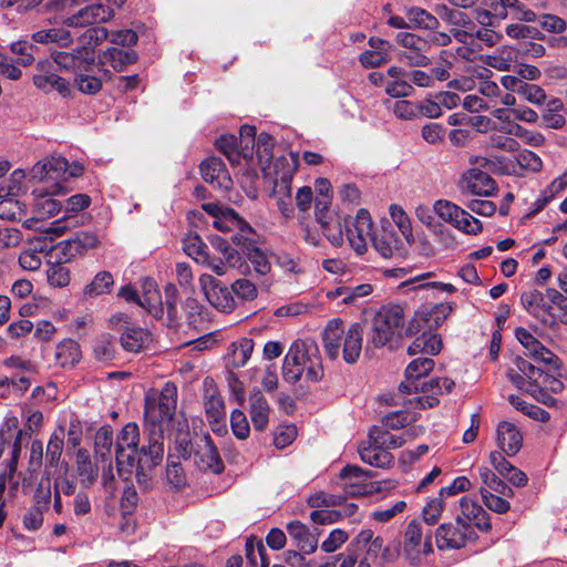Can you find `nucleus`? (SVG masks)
Listing matches in <instances>:
<instances>
[{
  "label": "nucleus",
  "mask_w": 567,
  "mask_h": 567,
  "mask_svg": "<svg viewBox=\"0 0 567 567\" xmlns=\"http://www.w3.org/2000/svg\"><path fill=\"white\" fill-rule=\"evenodd\" d=\"M177 405V388L166 382L162 390H152L145 395V419L147 421L148 446L144 447L140 463L143 467L157 466L164 457L163 422H167L175 413Z\"/></svg>",
  "instance_id": "nucleus-1"
},
{
  "label": "nucleus",
  "mask_w": 567,
  "mask_h": 567,
  "mask_svg": "<svg viewBox=\"0 0 567 567\" xmlns=\"http://www.w3.org/2000/svg\"><path fill=\"white\" fill-rule=\"evenodd\" d=\"M305 375L306 381L317 382L323 375L318 347L310 341L296 340L291 343L282 363V378L295 384Z\"/></svg>",
  "instance_id": "nucleus-2"
},
{
  "label": "nucleus",
  "mask_w": 567,
  "mask_h": 567,
  "mask_svg": "<svg viewBox=\"0 0 567 567\" xmlns=\"http://www.w3.org/2000/svg\"><path fill=\"white\" fill-rule=\"evenodd\" d=\"M323 349L326 354L334 360L339 358L342 350V358L347 363H355L360 358L363 343V327L354 322L346 330L340 319L330 320L323 331Z\"/></svg>",
  "instance_id": "nucleus-3"
},
{
  "label": "nucleus",
  "mask_w": 567,
  "mask_h": 567,
  "mask_svg": "<svg viewBox=\"0 0 567 567\" xmlns=\"http://www.w3.org/2000/svg\"><path fill=\"white\" fill-rule=\"evenodd\" d=\"M404 308L399 305L382 307L373 317L368 334V347L382 348L393 340L404 323Z\"/></svg>",
  "instance_id": "nucleus-4"
},
{
  "label": "nucleus",
  "mask_w": 567,
  "mask_h": 567,
  "mask_svg": "<svg viewBox=\"0 0 567 567\" xmlns=\"http://www.w3.org/2000/svg\"><path fill=\"white\" fill-rule=\"evenodd\" d=\"M138 437L140 431L136 424L127 423L121 431L116 441V464L117 470L122 473L125 470L132 468L136 465L137 473L152 470L154 466L143 467L140 463L141 456H143V449L148 446L143 445L138 450Z\"/></svg>",
  "instance_id": "nucleus-5"
},
{
  "label": "nucleus",
  "mask_w": 567,
  "mask_h": 567,
  "mask_svg": "<svg viewBox=\"0 0 567 567\" xmlns=\"http://www.w3.org/2000/svg\"><path fill=\"white\" fill-rule=\"evenodd\" d=\"M435 538L440 549H456L473 542L476 538V533L471 524L458 516L455 523L439 526Z\"/></svg>",
  "instance_id": "nucleus-6"
},
{
  "label": "nucleus",
  "mask_w": 567,
  "mask_h": 567,
  "mask_svg": "<svg viewBox=\"0 0 567 567\" xmlns=\"http://www.w3.org/2000/svg\"><path fill=\"white\" fill-rule=\"evenodd\" d=\"M513 367L507 370V378L519 390L536 396L543 371L522 357H516Z\"/></svg>",
  "instance_id": "nucleus-7"
},
{
  "label": "nucleus",
  "mask_w": 567,
  "mask_h": 567,
  "mask_svg": "<svg viewBox=\"0 0 567 567\" xmlns=\"http://www.w3.org/2000/svg\"><path fill=\"white\" fill-rule=\"evenodd\" d=\"M396 42L404 48L399 54V60L410 66L424 68L431 64V60L425 55L430 50V41L414 33L400 32L395 38Z\"/></svg>",
  "instance_id": "nucleus-8"
},
{
  "label": "nucleus",
  "mask_w": 567,
  "mask_h": 567,
  "mask_svg": "<svg viewBox=\"0 0 567 567\" xmlns=\"http://www.w3.org/2000/svg\"><path fill=\"white\" fill-rule=\"evenodd\" d=\"M432 551L430 537H424L421 523L411 520L405 528L403 544V555L409 564H421L422 557Z\"/></svg>",
  "instance_id": "nucleus-9"
},
{
  "label": "nucleus",
  "mask_w": 567,
  "mask_h": 567,
  "mask_svg": "<svg viewBox=\"0 0 567 567\" xmlns=\"http://www.w3.org/2000/svg\"><path fill=\"white\" fill-rule=\"evenodd\" d=\"M373 223L367 209H359L353 220L346 228L347 239L357 255L368 250V241L372 239Z\"/></svg>",
  "instance_id": "nucleus-10"
},
{
  "label": "nucleus",
  "mask_w": 567,
  "mask_h": 567,
  "mask_svg": "<svg viewBox=\"0 0 567 567\" xmlns=\"http://www.w3.org/2000/svg\"><path fill=\"white\" fill-rule=\"evenodd\" d=\"M60 194H63V187L59 183L40 185L33 189V212L39 219L50 218L61 210L62 204L53 197Z\"/></svg>",
  "instance_id": "nucleus-11"
},
{
  "label": "nucleus",
  "mask_w": 567,
  "mask_h": 567,
  "mask_svg": "<svg viewBox=\"0 0 567 567\" xmlns=\"http://www.w3.org/2000/svg\"><path fill=\"white\" fill-rule=\"evenodd\" d=\"M199 284L213 307L223 312H230L235 308L233 291L223 286L218 279L212 275L204 274L199 277Z\"/></svg>",
  "instance_id": "nucleus-12"
},
{
  "label": "nucleus",
  "mask_w": 567,
  "mask_h": 567,
  "mask_svg": "<svg viewBox=\"0 0 567 567\" xmlns=\"http://www.w3.org/2000/svg\"><path fill=\"white\" fill-rule=\"evenodd\" d=\"M460 188L472 195L493 196L496 190V183L489 174L480 168H470L463 173L460 179Z\"/></svg>",
  "instance_id": "nucleus-13"
},
{
  "label": "nucleus",
  "mask_w": 567,
  "mask_h": 567,
  "mask_svg": "<svg viewBox=\"0 0 567 567\" xmlns=\"http://www.w3.org/2000/svg\"><path fill=\"white\" fill-rule=\"evenodd\" d=\"M515 336L525 348L526 354L530 355L535 361L548 364L554 370L560 368L559 358L544 347L528 330L522 327L517 328Z\"/></svg>",
  "instance_id": "nucleus-14"
},
{
  "label": "nucleus",
  "mask_w": 567,
  "mask_h": 567,
  "mask_svg": "<svg viewBox=\"0 0 567 567\" xmlns=\"http://www.w3.org/2000/svg\"><path fill=\"white\" fill-rule=\"evenodd\" d=\"M194 463L203 471H210L215 474L223 472L224 463L209 435H204L196 442Z\"/></svg>",
  "instance_id": "nucleus-15"
},
{
  "label": "nucleus",
  "mask_w": 567,
  "mask_h": 567,
  "mask_svg": "<svg viewBox=\"0 0 567 567\" xmlns=\"http://www.w3.org/2000/svg\"><path fill=\"white\" fill-rule=\"evenodd\" d=\"M84 48H76L70 52L55 51L51 54L53 62L61 69L71 71L75 75L81 71L100 70L97 62H92L85 55Z\"/></svg>",
  "instance_id": "nucleus-16"
},
{
  "label": "nucleus",
  "mask_w": 567,
  "mask_h": 567,
  "mask_svg": "<svg viewBox=\"0 0 567 567\" xmlns=\"http://www.w3.org/2000/svg\"><path fill=\"white\" fill-rule=\"evenodd\" d=\"M434 369V360L429 357H419L412 360L405 369V381L398 389L396 396H405L412 392L417 393L416 381L427 375Z\"/></svg>",
  "instance_id": "nucleus-17"
},
{
  "label": "nucleus",
  "mask_w": 567,
  "mask_h": 567,
  "mask_svg": "<svg viewBox=\"0 0 567 567\" xmlns=\"http://www.w3.org/2000/svg\"><path fill=\"white\" fill-rule=\"evenodd\" d=\"M113 17V10L102 3L86 6L75 14L65 19V24L74 28H82L94 23L109 21Z\"/></svg>",
  "instance_id": "nucleus-18"
},
{
  "label": "nucleus",
  "mask_w": 567,
  "mask_h": 567,
  "mask_svg": "<svg viewBox=\"0 0 567 567\" xmlns=\"http://www.w3.org/2000/svg\"><path fill=\"white\" fill-rule=\"evenodd\" d=\"M199 168L205 182L219 189L230 188L233 182L224 162L220 158L209 157L202 162Z\"/></svg>",
  "instance_id": "nucleus-19"
},
{
  "label": "nucleus",
  "mask_w": 567,
  "mask_h": 567,
  "mask_svg": "<svg viewBox=\"0 0 567 567\" xmlns=\"http://www.w3.org/2000/svg\"><path fill=\"white\" fill-rule=\"evenodd\" d=\"M68 161L61 156H50L39 161L31 171L32 177L40 182L56 181L68 171Z\"/></svg>",
  "instance_id": "nucleus-20"
},
{
  "label": "nucleus",
  "mask_w": 567,
  "mask_h": 567,
  "mask_svg": "<svg viewBox=\"0 0 567 567\" xmlns=\"http://www.w3.org/2000/svg\"><path fill=\"white\" fill-rule=\"evenodd\" d=\"M520 301L524 309L543 323L553 324L555 322V316L550 313V307L547 306L540 291L536 289L525 291L522 293Z\"/></svg>",
  "instance_id": "nucleus-21"
},
{
  "label": "nucleus",
  "mask_w": 567,
  "mask_h": 567,
  "mask_svg": "<svg viewBox=\"0 0 567 567\" xmlns=\"http://www.w3.org/2000/svg\"><path fill=\"white\" fill-rule=\"evenodd\" d=\"M373 292V286L370 284H360L355 286H339L327 292L328 299L347 306H358L360 300Z\"/></svg>",
  "instance_id": "nucleus-22"
},
{
  "label": "nucleus",
  "mask_w": 567,
  "mask_h": 567,
  "mask_svg": "<svg viewBox=\"0 0 567 567\" xmlns=\"http://www.w3.org/2000/svg\"><path fill=\"white\" fill-rule=\"evenodd\" d=\"M370 50L363 51L359 60L364 68H378L390 61L392 44L380 38L369 40Z\"/></svg>",
  "instance_id": "nucleus-23"
},
{
  "label": "nucleus",
  "mask_w": 567,
  "mask_h": 567,
  "mask_svg": "<svg viewBox=\"0 0 567 567\" xmlns=\"http://www.w3.org/2000/svg\"><path fill=\"white\" fill-rule=\"evenodd\" d=\"M70 25L65 24V19L62 25L41 29L32 33V40L40 44H56L62 48L70 47L73 43L74 34L69 30Z\"/></svg>",
  "instance_id": "nucleus-24"
},
{
  "label": "nucleus",
  "mask_w": 567,
  "mask_h": 567,
  "mask_svg": "<svg viewBox=\"0 0 567 567\" xmlns=\"http://www.w3.org/2000/svg\"><path fill=\"white\" fill-rule=\"evenodd\" d=\"M392 400L394 401L395 405H402L405 410L386 414L382 420V423L386 429L398 430L416 421L417 413L412 411V409H417L415 405H410L409 400L405 401L404 396H396V393Z\"/></svg>",
  "instance_id": "nucleus-25"
},
{
  "label": "nucleus",
  "mask_w": 567,
  "mask_h": 567,
  "mask_svg": "<svg viewBox=\"0 0 567 567\" xmlns=\"http://www.w3.org/2000/svg\"><path fill=\"white\" fill-rule=\"evenodd\" d=\"M217 148L228 158L233 165L240 163L241 158H252V148L241 146L235 135H223L216 141Z\"/></svg>",
  "instance_id": "nucleus-26"
},
{
  "label": "nucleus",
  "mask_w": 567,
  "mask_h": 567,
  "mask_svg": "<svg viewBox=\"0 0 567 567\" xmlns=\"http://www.w3.org/2000/svg\"><path fill=\"white\" fill-rule=\"evenodd\" d=\"M47 250V240L44 238H33L28 246L20 252L18 261L20 267L27 271H35L42 265L41 254Z\"/></svg>",
  "instance_id": "nucleus-27"
},
{
  "label": "nucleus",
  "mask_w": 567,
  "mask_h": 567,
  "mask_svg": "<svg viewBox=\"0 0 567 567\" xmlns=\"http://www.w3.org/2000/svg\"><path fill=\"white\" fill-rule=\"evenodd\" d=\"M522 442L523 436L513 423L503 421L498 424L497 443L508 456L515 455L519 451Z\"/></svg>",
  "instance_id": "nucleus-28"
},
{
  "label": "nucleus",
  "mask_w": 567,
  "mask_h": 567,
  "mask_svg": "<svg viewBox=\"0 0 567 567\" xmlns=\"http://www.w3.org/2000/svg\"><path fill=\"white\" fill-rule=\"evenodd\" d=\"M360 458L375 467H388L393 462L392 454L386 451L380 443H375L369 439L368 443H363L359 447Z\"/></svg>",
  "instance_id": "nucleus-29"
},
{
  "label": "nucleus",
  "mask_w": 567,
  "mask_h": 567,
  "mask_svg": "<svg viewBox=\"0 0 567 567\" xmlns=\"http://www.w3.org/2000/svg\"><path fill=\"white\" fill-rule=\"evenodd\" d=\"M460 505L463 519H466L468 524L472 523L482 532H488L492 528L489 515L481 505L468 497H462Z\"/></svg>",
  "instance_id": "nucleus-30"
},
{
  "label": "nucleus",
  "mask_w": 567,
  "mask_h": 567,
  "mask_svg": "<svg viewBox=\"0 0 567 567\" xmlns=\"http://www.w3.org/2000/svg\"><path fill=\"white\" fill-rule=\"evenodd\" d=\"M289 536L297 542V546L303 554H312L318 547V538L308 527L299 520H292L287 525Z\"/></svg>",
  "instance_id": "nucleus-31"
},
{
  "label": "nucleus",
  "mask_w": 567,
  "mask_h": 567,
  "mask_svg": "<svg viewBox=\"0 0 567 567\" xmlns=\"http://www.w3.org/2000/svg\"><path fill=\"white\" fill-rule=\"evenodd\" d=\"M442 349L441 337L431 331H423L408 348L410 355L425 354L436 355Z\"/></svg>",
  "instance_id": "nucleus-32"
},
{
  "label": "nucleus",
  "mask_w": 567,
  "mask_h": 567,
  "mask_svg": "<svg viewBox=\"0 0 567 567\" xmlns=\"http://www.w3.org/2000/svg\"><path fill=\"white\" fill-rule=\"evenodd\" d=\"M518 51L508 45L495 50L492 54L482 55V61L489 68L498 71H508L517 61Z\"/></svg>",
  "instance_id": "nucleus-33"
},
{
  "label": "nucleus",
  "mask_w": 567,
  "mask_h": 567,
  "mask_svg": "<svg viewBox=\"0 0 567 567\" xmlns=\"http://www.w3.org/2000/svg\"><path fill=\"white\" fill-rule=\"evenodd\" d=\"M82 357L79 343L73 339H64L55 348V364L61 368H72Z\"/></svg>",
  "instance_id": "nucleus-34"
},
{
  "label": "nucleus",
  "mask_w": 567,
  "mask_h": 567,
  "mask_svg": "<svg viewBox=\"0 0 567 567\" xmlns=\"http://www.w3.org/2000/svg\"><path fill=\"white\" fill-rule=\"evenodd\" d=\"M557 285L560 290L547 289L546 296L559 311V321L567 324V269L558 274Z\"/></svg>",
  "instance_id": "nucleus-35"
},
{
  "label": "nucleus",
  "mask_w": 567,
  "mask_h": 567,
  "mask_svg": "<svg viewBox=\"0 0 567 567\" xmlns=\"http://www.w3.org/2000/svg\"><path fill=\"white\" fill-rule=\"evenodd\" d=\"M136 61V54L131 50H122L117 48L107 49L102 53L100 60L96 61L102 68L110 64L116 72L123 71L128 64Z\"/></svg>",
  "instance_id": "nucleus-36"
},
{
  "label": "nucleus",
  "mask_w": 567,
  "mask_h": 567,
  "mask_svg": "<svg viewBox=\"0 0 567 567\" xmlns=\"http://www.w3.org/2000/svg\"><path fill=\"white\" fill-rule=\"evenodd\" d=\"M442 378H434L427 382L422 383L421 391L423 393H431L425 396L416 395L409 399L410 405H415L417 409H426L433 408L439 404V399L436 394H443V390L441 386Z\"/></svg>",
  "instance_id": "nucleus-37"
},
{
  "label": "nucleus",
  "mask_w": 567,
  "mask_h": 567,
  "mask_svg": "<svg viewBox=\"0 0 567 567\" xmlns=\"http://www.w3.org/2000/svg\"><path fill=\"white\" fill-rule=\"evenodd\" d=\"M151 342V334L143 328H126L121 336V344L128 352H140Z\"/></svg>",
  "instance_id": "nucleus-38"
},
{
  "label": "nucleus",
  "mask_w": 567,
  "mask_h": 567,
  "mask_svg": "<svg viewBox=\"0 0 567 567\" xmlns=\"http://www.w3.org/2000/svg\"><path fill=\"white\" fill-rule=\"evenodd\" d=\"M250 419L257 431H262L268 424L269 405L266 398L258 391L250 395Z\"/></svg>",
  "instance_id": "nucleus-39"
},
{
  "label": "nucleus",
  "mask_w": 567,
  "mask_h": 567,
  "mask_svg": "<svg viewBox=\"0 0 567 567\" xmlns=\"http://www.w3.org/2000/svg\"><path fill=\"white\" fill-rule=\"evenodd\" d=\"M410 29L435 30L440 22L436 17L420 7H411L405 10Z\"/></svg>",
  "instance_id": "nucleus-40"
},
{
  "label": "nucleus",
  "mask_w": 567,
  "mask_h": 567,
  "mask_svg": "<svg viewBox=\"0 0 567 567\" xmlns=\"http://www.w3.org/2000/svg\"><path fill=\"white\" fill-rule=\"evenodd\" d=\"M478 475L483 484L481 488H487V491L505 497L514 496L513 488L501 480L491 468L481 466L478 468Z\"/></svg>",
  "instance_id": "nucleus-41"
},
{
  "label": "nucleus",
  "mask_w": 567,
  "mask_h": 567,
  "mask_svg": "<svg viewBox=\"0 0 567 567\" xmlns=\"http://www.w3.org/2000/svg\"><path fill=\"white\" fill-rule=\"evenodd\" d=\"M213 226L223 233L250 231V226L230 208H226L221 215H218L213 220Z\"/></svg>",
  "instance_id": "nucleus-42"
},
{
  "label": "nucleus",
  "mask_w": 567,
  "mask_h": 567,
  "mask_svg": "<svg viewBox=\"0 0 567 567\" xmlns=\"http://www.w3.org/2000/svg\"><path fill=\"white\" fill-rule=\"evenodd\" d=\"M109 38V32L103 27L90 28L80 35V45L78 48H84L86 56L90 61H95L94 49L96 45L102 43Z\"/></svg>",
  "instance_id": "nucleus-43"
},
{
  "label": "nucleus",
  "mask_w": 567,
  "mask_h": 567,
  "mask_svg": "<svg viewBox=\"0 0 567 567\" xmlns=\"http://www.w3.org/2000/svg\"><path fill=\"white\" fill-rule=\"evenodd\" d=\"M106 73L100 65V70H90V71H80L74 79L75 85L82 93L85 94H95L102 87V80L100 78V73Z\"/></svg>",
  "instance_id": "nucleus-44"
},
{
  "label": "nucleus",
  "mask_w": 567,
  "mask_h": 567,
  "mask_svg": "<svg viewBox=\"0 0 567 567\" xmlns=\"http://www.w3.org/2000/svg\"><path fill=\"white\" fill-rule=\"evenodd\" d=\"M65 429L59 425L47 444L45 458L50 466H58L64 447Z\"/></svg>",
  "instance_id": "nucleus-45"
},
{
  "label": "nucleus",
  "mask_w": 567,
  "mask_h": 567,
  "mask_svg": "<svg viewBox=\"0 0 567 567\" xmlns=\"http://www.w3.org/2000/svg\"><path fill=\"white\" fill-rule=\"evenodd\" d=\"M32 80L33 84L44 92L58 91L62 95L70 92L68 81L55 73L49 75L34 74Z\"/></svg>",
  "instance_id": "nucleus-46"
},
{
  "label": "nucleus",
  "mask_w": 567,
  "mask_h": 567,
  "mask_svg": "<svg viewBox=\"0 0 567 567\" xmlns=\"http://www.w3.org/2000/svg\"><path fill=\"white\" fill-rule=\"evenodd\" d=\"M433 272H424L413 278L403 281L400 287H411V289H436L443 292L453 293L456 288L451 284H444L439 281H426L431 278Z\"/></svg>",
  "instance_id": "nucleus-47"
},
{
  "label": "nucleus",
  "mask_w": 567,
  "mask_h": 567,
  "mask_svg": "<svg viewBox=\"0 0 567 567\" xmlns=\"http://www.w3.org/2000/svg\"><path fill=\"white\" fill-rule=\"evenodd\" d=\"M246 559L250 567H269L267 548L261 540L248 539L246 543Z\"/></svg>",
  "instance_id": "nucleus-48"
},
{
  "label": "nucleus",
  "mask_w": 567,
  "mask_h": 567,
  "mask_svg": "<svg viewBox=\"0 0 567 567\" xmlns=\"http://www.w3.org/2000/svg\"><path fill=\"white\" fill-rule=\"evenodd\" d=\"M99 244V238L94 233L81 231L72 239L65 241V249L70 256L82 254L84 250L92 249Z\"/></svg>",
  "instance_id": "nucleus-49"
},
{
  "label": "nucleus",
  "mask_w": 567,
  "mask_h": 567,
  "mask_svg": "<svg viewBox=\"0 0 567 567\" xmlns=\"http://www.w3.org/2000/svg\"><path fill=\"white\" fill-rule=\"evenodd\" d=\"M76 472L85 486L93 484L97 477V470L85 451L76 453Z\"/></svg>",
  "instance_id": "nucleus-50"
},
{
  "label": "nucleus",
  "mask_w": 567,
  "mask_h": 567,
  "mask_svg": "<svg viewBox=\"0 0 567 567\" xmlns=\"http://www.w3.org/2000/svg\"><path fill=\"white\" fill-rule=\"evenodd\" d=\"M499 3L504 12H498L497 14L502 18H506L508 16L507 10H511L514 18L519 21L535 22L537 19L536 13L527 9L519 0H499Z\"/></svg>",
  "instance_id": "nucleus-51"
},
{
  "label": "nucleus",
  "mask_w": 567,
  "mask_h": 567,
  "mask_svg": "<svg viewBox=\"0 0 567 567\" xmlns=\"http://www.w3.org/2000/svg\"><path fill=\"white\" fill-rule=\"evenodd\" d=\"M10 51L16 55V62L19 65L29 66L35 60L34 53L38 51V48L27 40H19L11 43Z\"/></svg>",
  "instance_id": "nucleus-52"
},
{
  "label": "nucleus",
  "mask_w": 567,
  "mask_h": 567,
  "mask_svg": "<svg viewBox=\"0 0 567 567\" xmlns=\"http://www.w3.org/2000/svg\"><path fill=\"white\" fill-rule=\"evenodd\" d=\"M114 285L113 276L109 271H100L93 280L85 286L83 292L86 297H96L109 292Z\"/></svg>",
  "instance_id": "nucleus-53"
},
{
  "label": "nucleus",
  "mask_w": 567,
  "mask_h": 567,
  "mask_svg": "<svg viewBox=\"0 0 567 567\" xmlns=\"http://www.w3.org/2000/svg\"><path fill=\"white\" fill-rule=\"evenodd\" d=\"M115 346V339L110 334L100 336L93 346L94 358L102 362L112 360L116 352Z\"/></svg>",
  "instance_id": "nucleus-54"
},
{
  "label": "nucleus",
  "mask_w": 567,
  "mask_h": 567,
  "mask_svg": "<svg viewBox=\"0 0 567 567\" xmlns=\"http://www.w3.org/2000/svg\"><path fill=\"white\" fill-rule=\"evenodd\" d=\"M254 351V341L249 338H243L231 344V359L236 368L244 367Z\"/></svg>",
  "instance_id": "nucleus-55"
},
{
  "label": "nucleus",
  "mask_w": 567,
  "mask_h": 567,
  "mask_svg": "<svg viewBox=\"0 0 567 567\" xmlns=\"http://www.w3.org/2000/svg\"><path fill=\"white\" fill-rule=\"evenodd\" d=\"M386 106L400 120L410 121L420 116V109L417 107V104L409 100L388 102Z\"/></svg>",
  "instance_id": "nucleus-56"
},
{
  "label": "nucleus",
  "mask_w": 567,
  "mask_h": 567,
  "mask_svg": "<svg viewBox=\"0 0 567 567\" xmlns=\"http://www.w3.org/2000/svg\"><path fill=\"white\" fill-rule=\"evenodd\" d=\"M48 282L52 287L63 288L70 284V268L64 262L50 265L47 270Z\"/></svg>",
  "instance_id": "nucleus-57"
},
{
  "label": "nucleus",
  "mask_w": 567,
  "mask_h": 567,
  "mask_svg": "<svg viewBox=\"0 0 567 567\" xmlns=\"http://www.w3.org/2000/svg\"><path fill=\"white\" fill-rule=\"evenodd\" d=\"M319 224L326 238L334 247H340L343 244V230L340 221L333 220L332 218H323L319 215Z\"/></svg>",
  "instance_id": "nucleus-58"
},
{
  "label": "nucleus",
  "mask_w": 567,
  "mask_h": 567,
  "mask_svg": "<svg viewBox=\"0 0 567 567\" xmlns=\"http://www.w3.org/2000/svg\"><path fill=\"white\" fill-rule=\"evenodd\" d=\"M184 251L192 257L197 264L206 260L205 256L209 251L208 246L198 235H189L184 240Z\"/></svg>",
  "instance_id": "nucleus-59"
},
{
  "label": "nucleus",
  "mask_w": 567,
  "mask_h": 567,
  "mask_svg": "<svg viewBox=\"0 0 567 567\" xmlns=\"http://www.w3.org/2000/svg\"><path fill=\"white\" fill-rule=\"evenodd\" d=\"M480 494L482 497L483 504L489 509L497 514H504L511 508L509 502L506 499L507 497L502 496L499 494H494L487 488H480Z\"/></svg>",
  "instance_id": "nucleus-60"
},
{
  "label": "nucleus",
  "mask_w": 567,
  "mask_h": 567,
  "mask_svg": "<svg viewBox=\"0 0 567 567\" xmlns=\"http://www.w3.org/2000/svg\"><path fill=\"white\" fill-rule=\"evenodd\" d=\"M370 440L375 443H380L386 451L388 449L400 447L405 442L403 434L395 435L390 433L388 430L383 431L379 427H373L370 431Z\"/></svg>",
  "instance_id": "nucleus-61"
},
{
  "label": "nucleus",
  "mask_w": 567,
  "mask_h": 567,
  "mask_svg": "<svg viewBox=\"0 0 567 567\" xmlns=\"http://www.w3.org/2000/svg\"><path fill=\"white\" fill-rule=\"evenodd\" d=\"M384 91L391 97L403 99L413 95L414 87L406 81V78H402L399 80H386L384 82Z\"/></svg>",
  "instance_id": "nucleus-62"
},
{
  "label": "nucleus",
  "mask_w": 567,
  "mask_h": 567,
  "mask_svg": "<svg viewBox=\"0 0 567 567\" xmlns=\"http://www.w3.org/2000/svg\"><path fill=\"white\" fill-rule=\"evenodd\" d=\"M389 212H390V216H391L392 220L395 223V225L400 229L402 236L406 240H410L413 237V233H412L411 220H410L408 214L404 212V209L401 206H399L396 204H392L389 208Z\"/></svg>",
  "instance_id": "nucleus-63"
},
{
  "label": "nucleus",
  "mask_w": 567,
  "mask_h": 567,
  "mask_svg": "<svg viewBox=\"0 0 567 567\" xmlns=\"http://www.w3.org/2000/svg\"><path fill=\"white\" fill-rule=\"evenodd\" d=\"M433 210L440 218L452 225L456 221L458 214L463 215V208L445 199L436 200L433 205Z\"/></svg>",
  "instance_id": "nucleus-64"
}]
</instances>
